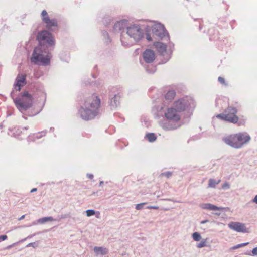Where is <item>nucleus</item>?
<instances>
[{
	"label": "nucleus",
	"mask_w": 257,
	"mask_h": 257,
	"mask_svg": "<svg viewBox=\"0 0 257 257\" xmlns=\"http://www.w3.org/2000/svg\"><path fill=\"white\" fill-rule=\"evenodd\" d=\"M87 176L90 179H92L93 178V175L92 174H87Z\"/></svg>",
	"instance_id": "nucleus-41"
},
{
	"label": "nucleus",
	"mask_w": 257,
	"mask_h": 257,
	"mask_svg": "<svg viewBox=\"0 0 257 257\" xmlns=\"http://www.w3.org/2000/svg\"><path fill=\"white\" fill-rule=\"evenodd\" d=\"M120 98L118 93L115 94L113 97L111 98L109 104L111 109H115L119 105Z\"/></svg>",
	"instance_id": "nucleus-16"
},
{
	"label": "nucleus",
	"mask_w": 257,
	"mask_h": 257,
	"mask_svg": "<svg viewBox=\"0 0 257 257\" xmlns=\"http://www.w3.org/2000/svg\"><path fill=\"white\" fill-rule=\"evenodd\" d=\"M100 99L93 94L88 97L79 110L80 117L85 120L93 119L100 113Z\"/></svg>",
	"instance_id": "nucleus-2"
},
{
	"label": "nucleus",
	"mask_w": 257,
	"mask_h": 257,
	"mask_svg": "<svg viewBox=\"0 0 257 257\" xmlns=\"http://www.w3.org/2000/svg\"><path fill=\"white\" fill-rule=\"evenodd\" d=\"M11 247H12V245H9V246H8L7 247V249H9V248H10Z\"/></svg>",
	"instance_id": "nucleus-48"
},
{
	"label": "nucleus",
	"mask_w": 257,
	"mask_h": 257,
	"mask_svg": "<svg viewBox=\"0 0 257 257\" xmlns=\"http://www.w3.org/2000/svg\"><path fill=\"white\" fill-rule=\"evenodd\" d=\"M42 20L44 23L47 21L49 18L48 13L46 10H43L41 13Z\"/></svg>",
	"instance_id": "nucleus-24"
},
{
	"label": "nucleus",
	"mask_w": 257,
	"mask_h": 257,
	"mask_svg": "<svg viewBox=\"0 0 257 257\" xmlns=\"http://www.w3.org/2000/svg\"><path fill=\"white\" fill-rule=\"evenodd\" d=\"M206 243H207L206 239H202L201 241V242L197 244V247L198 248H203L205 246H206V245H207Z\"/></svg>",
	"instance_id": "nucleus-27"
},
{
	"label": "nucleus",
	"mask_w": 257,
	"mask_h": 257,
	"mask_svg": "<svg viewBox=\"0 0 257 257\" xmlns=\"http://www.w3.org/2000/svg\"><path fill=\"white\" fill-rule=\"evenodd\" d=\"M249 244V242L243 243L233 246L231 248V250H235L240 247H244Z\"/></svg>",
	"instance_id": "nucleus-26"
},
{
	"label": "nucleus",
	"mask_w": 257,
	"mask_h": 257,
	"mask_svg": "<svg viewBox=\"0 0 257 257\" xmlns=\"http://www.w3.org/2000/svg\"><path fill=\"white\" fill-rule=\"evenodd\" d=\"M208 222V220H203L201 222V224H205Z\"/></svg>",
	"instance_id": "nucleus-44"
},
{
	"label": "nucleus",
	"mask_w": 257,
	"mask_h": 257,
	"mask_svg": "<svg viewBox=\"0 0 257 257\" xmlns=\"http://www.w3.org/2000/svg\"><path fill=\"white\" fill-rule=\"evenodd\" d=\"M146 71L150 74L154 73L156 71V68L155 67H152L151 69L149 68V66L145 67Z\"/></svg>",
	"instance_id": "nucleus-29"
},
{
	"label": "nucleus",
	"mask_w": 257,
	"mask_h": 257,
	"mask_svg": "<svg viewBox=\"0 0 257 257\" xmlns=\"http://www.w3.org/2000/svg\"><path fill=\"white\" fill-rule=\"evenodd\" d=\"M175 95L176 93L174 90H169L165 96V99L171 101L174 99Z\"/></svg>",
	"instance_id": "nucleus-21"
},
{
	"label": "nucleus",
	"mask_w": 257,
	"mask_h": 257,
	"mask_svg": "<svg viewBox=\"0 0 257 257\" xmlns=\"http://www.w3.org/2000/svg\"><path fill=\"white\" fill-rule=\"evenodd\" d=\"M153 36L164 40H169L168 33L165 29L164 25L160 23L155 24L152 28Z\"/></svg>",
	"instance_id": "nucleus-8"
},
{
	"label": "nucleus",
	"mask_w": 257,
	"mask_h": 257,
	"mask_svg": "<svg viewBox=\"0 0 257 257\" xmlns=\"http://www.w3.org/2000/svg\"><path fill=\"white\" fill-rule=\"evenodd\" d=\"M222 188L223 189H229L230 188V184L228 182H225L223 183L222 185Z\"/></svg>",
	"instance_id": "nucleus-36"
},
{
	"label": "nucleus",
	"mask_w": 257,
	"mask_h": 257,
	"mask_svg": "<svg viewBox=\"0 0 257 257\" xmlns=\"http://www.w3.org/2000/svg\"><path fill=\"white\" fill-rule=\"evenodd\" d=\"M45 23L46 24V27L51 31H54L57 28V22L55 19H49Z\"/></svg>",
	"instance_id": "nucleus-17"
},
{
	"label": "nucleus",
	"mask_w": 257,
	"mask_h": 257,
	"mask_svg": "<svg viewBox=\"0 0 257 257\" xmlns=\"http://www.w3.org/2000/svg\"><path fill=\"white\" fill-rule=\"evenodd\" d=\"M103 35L104 36V37L106 39V43H108L109 42H110V40H109V36H108V34L107 32H104L103 33Z\"/></svg>",
	"instance_id": "nucleus-34"
},
{
	"label": "nucleus",
	"mask_w": 257,
	"mask_h": 257,
	"mask_svg": "<svg viewBox=\"0 0 257 257\" xmlns=\"http://www.w3.org/2000/svg\"><path fill=\"white\" fill-rule=\"evenodd\" d=\"M14 91V90H13L11 94L14 103L18 110L24 114L26 111L31 108L33 105V97L28 92H25L20 96L14 98L13 96Z\"/></svg>",
	"instance_id": "nucleus-5"
},
{
	"label": "nucleus",
	"mask_w": 257,
	"mask_h": 257,
	"mask_svg": "<svg viewBox=\"0 0 257 257\" xmlns=\"http://www.w3.org/2000/svg\"><path fill=\"white\" fill-rule=\"evenodd\" d=\"M223 141L227 145L236 148H240V144L238 143L236 134L231 135L223 138Z\"/></svg>",
	"instance_id": "nucleus-11"
},
{
	"label": "nucleus",
	"mask_w": 257,
	"mask_h": 257,
	"mask_svg": "<svg viewBox=\"0 0 257 257\" xmlns=\"http://www.w3.org/2000/svg\"><path fill=\"white\" fill-rule=\"evenodd\" d=\"M228 227L235 231L242 233H249V228H246L245 224L238 222H231L228 224Z\"/></svg>",
	"instance_id": "nucleus-10"
},
{
	"label": "nucleus",
	"mask_w": 257,
	"mask_h": 257,
	"mask_svg": "<svg viewBox=\"0 0 257 257\" xmlns=\"http://www.w3.org/2000/svg\"><path fill=\"white\" fill-rule=\"evenodd\" d=\"M201 207L204 209L209 210H222L223 209L222 207H218L210 203H205L202 205Z\"/></svg>",
	"instance_id": "nucleus-19"
},
{
	"label": "nucleus",
	"mask_w": 257,
	"mask_h": 257,
	"mask_svg": "<svg viewBox=\"0 0 257 257\" xmlns=\"http://www.w3.org/2000/svg\"><path fill=\"white\" fill-rule=\"evenodd\" d=\"M144 31L137 24L126 27L125 34L121 36V42L124 46H130L141 40L144 37Z\"/></svg>",
	"instance_id": "nucleus-3"
},
{
	"label": "nucleus",
	"mask_w": 257,
	"mask_h": 257,
	"mask_svg": "<svg viewBox=\"0 0 257 257\" xmlns=\"http://www.w3.org/2000/svg\"><path fill=\"white\" fill-rule=\"evenodd\" d=\"M37 234H39V233H34V234H31V235H29V236H28L26 238L22 239L21 242H23V241H24L25 240H26L27 239H30L31 238H32L33 237H34V236H35Z\"/></svg>",
	"instance_id": "nucleus-35"
},
{
	"label": "nucleus",
	"mask_w": 257,
	"mask_h": 257,
	"mask_svg": "<svg viewBox=\"0 0 257 257\" xmlns=\"http://www.w3.org/2000/svg\"><path fill=\"white\" fill-rule=\"evenodd\" d=\"M245 254L249 256H257V247L253 248L251 252L246 253Z\"/></svg>",
	"instance_id": "nucleus-28"
},
{
	"label": "nucleus",
	"mask_w": 257,
	"mask_h": 257,
	"mask_svg": "<svg viewBox=\"0 0 257 257\" xmlns=\"http://www.w3.org/2000/svg\"><path fill=\"white\" fill-rule=\"evenodd\" d=\"M37 188H33L31 190V193H33V192H36L37 191Z\"/></svg>",
	"instance_id": "nucleus-46"
},
{
	"label": "nucleus",
	"mask_w": 257,
	"mask_h": 257,
	"mask_svg": "<svg viewBox=\"0 0 257 257\" xmlns=\"http://www.w3.org/2000/svg\"><path fill=\"white\" fill-rule=\"evenodd\" d=\"M127 21L125 20H121L116 22L113 26V31L118 32L127 27Z\"/></svg>",
	"instance_id": "nucleus-15"
},
{
	"label": "nucleus",
	"mask_w": 257,
	"mask_h": 257,
	"mask_svg": "<svg viewBox=\"0 0 257 257\" xmlns=\"http://www.w3.org/2000/svg\"><path fill=\"white\" fill-rule=\"evenodd\" d=\"M103 184V181H100L99 183V186H101Z\"/></svg>",
	"instance_id": "nucleus-47"
},
{
	"label": "nucleus",
	"mask_w": 257,
	"mask_h": 257,
	"mask_svg": "<svg viewBox=\"0 0 257 257\" xmlns=\"http://www.w3.org/2000/svg\"><path fill=\"white\" fill-rule=\"evenodd\" d=\"M237 112L236 108L229 106L223 113L218 114L216 117L230 122L236 123L238 120V117L236 115Z\"/></svg>",
	"instance_id": "nucleus-6"
},
{
	"label": "nucleus",
	"mask_w": 257,
	"mask_h": 257,
	"mask_svg": "<svg viewBox=\"0 0 257 257\" xmlns=\"http://www.w3.org/2000/svg\"><path fill=\"white\" fill-rule=\"evenodd\" d=\"M147 209H158L159 207L157 206H148L147 207Z\"/></svg>",
	"instance_id": "nucleus-39"
},
{
	"label": "nucleus",
	"mask_w": 257,
	"mask_h": 257,
	"mask_svg": "<svg viewBox=\"0 0 257 257\" xmlns=\"http://www.w3.org/2000/svg\"><path fill=\"white\" fill-rule=\"evenodd\" d=\"M146 39L148 41H152V38L151 37L150 35L149 34H147L146 35Z\"/></svg>",
	"instance_id": "nucleus-40"
},
{
	"label": "nucleus",
	"mask_w": 257,
	"mask_h": 257,
	"mask_svg": "<svg viewBox=\"0 0 257 257\" xmlns=\"http://www.w3.org/2000/svg\"><path fill=\"white\" fill-rule=\"evenodd\" d=\"M164 115L166 120L160 122V125L164 130H174L180 126L178 122L180 119V115L179 112L174 107L168 108Z\"/></svg>",
	"instance_id": "nucleus-4"
},
{
	"label": "nucleus",
	"mask_w": 257,
	"mask_h": 257,
	"mask_svg": "<svg viewBox=\"0 0 257 257\" xmlns=\"http://www.w3.org/2000/svg\"><path fill=\"white\" fill-rule=\"evenodd\" d=\"M94 251L96 255H105L108 252V249L103 247H94Z\"/></svg>",
	"instance_id": "nucleus-20"
},
{
	"label": "nucleus",
	"mask_w": 257,
	"mask_h": 257,
	"mask_svg": "<svg viewBox=\"0 0 257 257\" xmlns=\"http://www.w3.org/2000/svg\"><path fill=\"white\" fill-rule=\"evenodd\" d=\"M26 84V75L19 74L16 79V83L14 84V88L17 91H20L21 88Z\"/></svg>",
	"instance_id": "nucleus-13"
},
{
	"label": "nucleus",
	"mask_w": 257,
	"mask_h": 257,
	"mask_svg": "<svg viewBox=\"0 0 257 257\" xmlns=\"http://www.w3.org/2000/svg\"><path fill=\"white\" fill-rule=\"evenodd\" d=\"M172 173L171 172H166L162 173L161 174V176H165L167 178H168L172 176Z\"/></svg>",
	"instance_id": "nucleus-32"
},
{
	"label": "nucleus",
	"mask_w": 257,
	"mask_h": 257,
	"mask_svg": "<svg viewBox=\"0 0 257 257\" xmlns=\"http://www.w3.org/2000/svg\"><path fill=\"white\" fill-rule=\"evenodd\" d=\"M146 204H147L146 202L138 204L136 205L135 208H136V209L138 210H141L143 209L144 205Z\"/></svg>",
	"instance_id": "nucleus-31"
},
{
	"label": "nucleus",
	"mask_w": 257,
	"mask_h": 257,
	"mask_svg": "<svg viewBox=\"0 0 257 257\" xmlns=\"http://www.w3.org/2000/svg\"><path fill=\"white\" fill-rule=\"evenodd\" d=\"M56 220L55 219H54L52 217H45L41 218L39 219L36 221H34L32 223V225H35L37 224L38 223L39 224H44L46 222L48 221H53Z\"/></svg>",
	"instance_id": "nucleus-18"
},
{
	"label": "nucleus",
	"mask_w": 257,
	"mask_h": 257,
	"mask_svg": "<svg viewBox=\"0 0 257 257\" xmlns=\"http://www.w3.org/2000/svg\"><path fill=\"white\" fill-rule=\"evenodd\" d=\"M143 58L146 63H152L155 59V52L151 49H147L143 54Z\"/></svg>",
	"instance_id": "nucleus-12"
},
{
	"label": "nucleus",
	"mask_w": 257,
	"mask_h": 257,
	"mask_svg": "<svg viewBox=\"0 0 257 257\" xmlns=\"http://www.w3.org/2000/svg\"><path fill=\"white\" fill-rule=\"evenodd\" d=\"M221 180L220 179L216 180L214 179H210L209 180L208 186L209 188H215V186L218 185Z\"/></svg>",
	"instance_id": "nucleus-22"
},
{
	"label": "nucleus",
	"mask_w": 257,
	"mask_h": 257,
	"mask_svg": "<svg viewBox=\"0 0 257 257\" xmlns=\"http://www.w3.org/2000/svg\"><path fill=\"white\" fill-rule=\"evenodd\" d=\"M86 215L88 217L93 216L95 214V212L93 209H89L86 211Z\"/></svg>",
	"instance_id": "nucleus-30"
},
{
	"label": "nucleus",
	"mask_w": 257,
	"mask_h": 257,
	"mask_svg": "<svg viewBox=\"0 0 257 257\" xmlns=\"http://www.w3.org/2000/svg\"><path fill=\"white\" fill-rule=\"evenodd\" d=\"M37 246H38V242H32V243H29L27 245L26 247H33L34 248H36L37 247Z\"/></svg>",
	"instance_id": "nucleus-33"
},
{
	"label": "nucleus",
	"mask_w": 257,
	"mask_h": 257,
	"mask_svg": "<svg viewBox=\"0 0 257 257\" xmlns=\"http://www.w3.org/2000/svg\"><path fill=\"white\" fill-rule=\"evenodd\" d=\"M192 237L193 239L196 241H200L201 239V236L200 234L197 232H195L193 233Z\"/></svg>",
	"instance_id": "nucleus-25"
},
{
	"label": "nucleus",
	"mask_w": 257,
	"mask_h": 257,
	"mask_svg": "<svg viewBox=\"0 0 257 257\" xmlns=\"http://www.w3.org/2000/svg\"><path fill=\"white\" fill-rule=\"evenodd\" d=\"M173 107L180 113L187 108L194 107V103L191 98L185 97L175 101Z\"/></svg>",
	"instance_id": "nucleus-7"
},
{
	"label": "nucleus",
	"mask_w": 257,
	"mask_h": 257,
	"mask_svg": "<svg viewBox=\"0 0 257 257\" xmlns=\"http://www.w3.org/2000/svg\"><path fill=\"white\" fill-rule=\"evenodd\" d=\"M25 216V215H22L20 218H19L18 219V220H22V219H24Z\"/></svg>",
	"instance_id": "nucleus-45"
},
{
	"label": "nucleus",
	"mask_w": 257,
	"mask_h": 257,
	"mask_svg": "<svg viewBox=\"0 0 257 257\" xmlns=\"http://www.w3.org/2000/svg\"><path fill=\"white\" fill-rule=\"evenodd\" d=\"M218 80V81L222 84H225V80L223 78L221 77H219Z\"/></svg>",
	"instance_id": "nucleus-37"
},
{
	"label": "nucleus",
	"mask_w": 257,
	"mask_h": 257,
	"mask_svg": "<svg viewBox=\"0 0 257 257\" xmlns=\"http://www.w3.org/2000/svg\"><path fill=\"white\" fill-rule=\"evenodd\" d=\"M93 194H96V193L94 192L93 193Z\"/></svg>",
	"instance_id": "nucleus-49"
},
{
	"label": "nucleus",
	"mask_w": 257,
	"mask_h": 257,
	"mask_svg": "<svg viewBox=\"0 0 257 257\" xmlns=\"http://www.w3.org/2000/svg\"><path fill=\"white\" fill-rule=\"evenodd\" d=\"M146 138L150 142H153L155 141L156 139V137L154 133H148L146 134Z\"/></svg>",
	"instance_id": "nucleus-23"
},
{
	"label": "nucleus",
	"mask_w": 257,
	"mask_h": 257,
	"mask_svg": "<svg viewBox=\"0 0 257 257\" xmlns=\"http://www.w3.org/2000/svg\"><path fill=\"white\" fill-rule=\"evenodd\" d=\"M252 202L257 204V195L255 196L254 199L252 200Z\"/></svg>",
	"instance_id": "nucleus-43"
},
{
	"label": "nucleus",
	"mask_w": 257,
	"mask_h": 257,
	"mask_svg": "<svg viewBox=\"0 0 257 257\" xmlns=\"http://www.w3.org/2000/svg\"><path fill=\"white\" fill-rule=\"evenodd\" d=\"M41 134H42V135H39V134H37V135H36V137L37 139H39V138H40L42 135H45V133L44 132H42V133H41Z\"/></svg>",
	"instance_id": "nucleus-42"
},
{
	"label": "nucleus",
	"mask_w": 257,
	"mask_h": 257,
	"mask_svg": "<svg viewBox=\"0 0 257 257\" xmlns=\"http://www.w3.org/2000/svg\"><path fill=\"white\" fill-rule=\"evenodd\" d=\"M8 237L6 235H0V242L2 241H4L7 239Z\"/></svg>",
	"instance_id": "nucleus-38"
},
{
	"label": "nucleus",
	"mask_w": 257,
	"mask_h": 257,
	"mask_svg": "<svg viewBox=\"0 0 257 257\" xmlns=\"http://www.w3.org/2000/svg\"><path fill=\"white\" fill-rule=\"evenodd\" d=\"M37 39L40 45L35 47L31 57V61L34 64L46 66L50 64L52 58L51 54L45 48V46L42 43H46L49 46L54 44V38L52 34L46 30L39 32L37 35Z\"/></svg>",
	"instance_id": "nucleus-1"
},
{
	"label": "nucleus",
	"mask_w": 257,
	"mask_h": 257,
	"mask_svg": "<svg viewBox=\"0 0 257 257\" xmlns=\"http://www.w3.org/2000/svg\"><path fill=\"white\" fill-rule=\"evenodd\" d=\"M154 46L158 52L164 57L165 62L168 61L171 57V52L167 50L166 45L162 42H157L154 43Z\"/></svg>",
	"instance_id": "nucleus-9"
},
{
	"label": "nucleus",
	"mask_w": 257,
	"mask_h": 257,
	"mask_svg": "<svg viewBox=\"0 0 257 257\" xmlns=\"http://www.w3.org/2000/svg\"><path fill=\"white\" fill-rule=\"evenodd\" d=\"M238 143L240 144V148L245 144L249 142L251 139L250 137L247 133L236 134Z\"/></svg>",
	"instance_id": "nucleus-14"
}]
</instances>
